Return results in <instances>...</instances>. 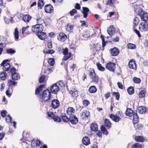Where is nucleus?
Listing matches in <instances>:
<instances>
[{
	"mask_svg": "<svg viewBox=\"0 0 148 148\" xmlns=\"http://www.w3.org/2000/svg\"><path fill=\"white\" fill-rule=\"evenodd\" d=\"M139 20L137 17H135L133 20V23L134 26L138 25L139 23Z\"/></svg>",
	"mask_w": 148,
	"mask_h": 148,
	"instance_id": "603ef678",
	"label": "nucleus"
},
{
	"mask_svg": "<svg viewBox=\"0 0 148 148\" xmlns=\"http://www.w3.org/2000/svg\"><path fill=\"white\" fill-rule=\"evenodd\" d=\"M90 112L86 110H84L82 113H80L81 117L84 119L86 120L88 119L89 116Z\"/></svg>",
	"mask_w": 148,
	"mask_h": 148,
	"instance_id": "2eb2a0df",
	"label": "nucleus"
},
{
	"mask_svg": "<svg viewBox=\"0 0 148 148\" xmlns=\"http://www.w3.org/2000/svg\"><path fill=\"white\" fill-rule=\"evenodd\" d=\"M97 91V89L95 86H90L89 89V91L90 93H95Z\"/></svg>",
	"mask_w": 148,
	"mask_h": 148,
	"instance_id": "cd10ccee",
	"label": "nucleus"
},
{
	"mask_svg": "<svg viewBox=\"0 0 148 148\" xmlns=\"http://www.w3.org/2000/svg\"><path fill=\"white\" fill-rule=\"evenodd\" d=\"M134 127L136 130H141L142 128V125L141 124H134Z\"/></svg>",
	"mask_w": 148,
	"mask_h": 148,
	"instance_id": "864d4df0",
	"label": "nucleus"
},
{
	"mask_svg": "<svg viewBox=\"0 0 148 148\" xmlns=\"http://www.w3.org/2000/svg\"><path fill=\"white\" fill-rule=\"evenodd\" d=\"M111 52V55L113 56H117L119 53V49L116 47H114L113 48L111 49H110Z\"/></svg>",
	"mask_w": 148,
	"mask_h": 148,
	"instance_id": "ddd939ff",
	"label": "nucleus"
},
{
	"mask_svg": "<svg viewBox=\"0 0 148 148\" xmlns=\"http://www.w3.org/2000/svg\"><path fill=\"white\" fill-rule=\"evenodd\" d=\"M145 96V91L143 90H141L139 93L138 96L140 98L144 97Z\"/></svg>",
	"mask_w": 148,
	"mask_h": 148,
	"instance_id": "a19ab883",
	"label": "nucleus"
},
{
	"mask_svg": "<svg viewBox=\"0 0 148 148\" xmlns=\"http://www.w3.org/2000/svg\"><path fill=\"white\" fill-rule=\"evenodd\" d=\"M148 28V24L147 22H143L140 23L139 25L140 30L142 32L147 31Z\"/></svg>",
	"mask_w": 148,
	"mask_h": 148,
	"instance_id": "0eeeda50",
	"label": "nucleus"
},
{
	"mask_svg": "<svg viewBox=\"0 0 148 148\" xmlns=\"http://www.w3.org/2000/svg\"><path fill=\"white\" fill-rule=\"evenodd\" d=\"M133 80L134 83L136 84H139L140 83L141 81V80L140 78L136 77H134Z\"/></svg>",
	"mask_w": 148,
	"mask_h": 148,
	"instance_id": "c03bdc74",
	"label": "nucleus"
},
{
	"mask_svg": "<svg viewBox=\"0 0 148 148\" xmlns=\"http://www.w3.org/2000/svg\"><path fill=\"white\" fill-rule=\"evenodd\" d=\"M137 112L140 114L144 113L146 112V108L143 106L139 107L138 108Z\"/></svg>",
	"mask_w": 148,
	"mask_h": 148,
	"instance_id": "4be33fe9",
	"label": "nucleus"
},
{
	"mask_svg": "<svg viewBox=\"0 0 148 148\" xmlns=\"http://www.w3.org/2000/svg\"><path fill=\"white\" fill-rule=\"evenodd\" d=\"M16 69L14 68H12L10 69V72L12 74V79L14 80H18L20 79L19 74L16 72Z\"/></svg>",
	"mask_w": 148,
	"mask_h": 148,
	"instance_id": "7ed1b4c3",
	"label": "nucleus"
},
{
	"mask_svg": "<svg viewBox=\"0 0 148 148\" xmlns=\"http://www.w3.org/2000/svg\"><path fill=\"white\" fill-rule=\"evenodd\" d=\"M36 140L35 139H33L32 141V144L35 143L36 146V147H39L41 144V142L38 139Z\"/></svg>",
	"mask_w": 148,
	"mask_h": 148,
	"instance_id": "58836bf2",
	"label": "nucleus"
},
{
	"mask_svg": "<svg viewBox=\"0 0 148 148\" xmlns=\"http://www.w3.org/2000/svg\"><path fill=\"white\" fill-rule=\"evenodd\" d=\"M36 34L39 38L42 40L45 39L47 37V35L44 32H40L37 33Z\"/></svg>",
	"mask_w": 148,
	"mask_h": 148,
	"instance_id": "f3484780",
	"label": "nucleus"
},
{
	"mask_svg": "<svg viewBox=\"0 0 148 148\" xmlns=\"http://www.w3.org/2000/svg\"><path fill=\"white\" fill-rule=\"evenodd\" d=\"M90 129L92 131L96 132L98 130V126L95 123H92L90 125Z\"/></svg>",
	"mask_w": 148,
	"mask_h": 148,
	"instance_id": "a878e982",
	"label": "nucleus"
},
{
	"mask_svg": "<svg viewBox=\"0 0 148 148\" xmlns=\"http://www.w3.org/2000/svg\"><path fill=\"white\" fill-rule=\"evenodd\" d=\"M113 95L116 97V99L119 100V98L120 95L119 92H114L113 93Z\"/></svg>",
	"mask_w": 148,
	"mask_h": 148,
	"instance_id": "13d9d810",
	"label": "nucleus"
},
{
	"mask_svg": "<svg viewBox=\"0 0 148 148\" xmlns=\"http://www.w3.org/2000/svg\"><path fill=\"white\" fill-rule=\"evenodd\" d=\"M8 59L4 60L1 64V66H3V69L4 71H8L9 70L10 67V65L8 63H7L9 61Z\"/></svg>",
	"mask_w": 148,
	"mask_h": 148,
	"instance_id": "20e7f679",
	"label": "nucleus"
},
{
	"mask_svg": "<svg viewBox=\"0 0 148 148\" xmlns=\"http://www.w3.org/2000/svg\"><path fill=\"white\" fill-rule=\"evenodd\" d=\"M45 75H42L41 76L40 78L39 82L40 83H42L44 82L45 79Z\"/></svg>",
	"mask_w": 148,
	"mask_h": 148,
	"instance_id": "69168bd1",
	"label": "nucleus"
},
{
	"mask_svg": "<svg viewBox=\"0 0 148 148\" xmlns=\"http://www.w3.org/2000/svg\"><path fill=\"white\" fill-rule=\"evenodd\" d=\"M55 51L53 49H49L46 51L45 53L46 54H52L55 52Z\"/></svg>",
	"mask_w": 148,
	"mask_h": 148,
	"instance_id": "0e129e2a",
	"label": "nucleus"
},
{
	"mask_svg": "<svg viewBox=\"0 0 148 148\" xmlns=\"http://www.w3.org/2000/svg\"><path fill=\"white\" fill-rule=\"evenodd\" d=\"M62 53L64 55L68 53H69L68 52V49L67 48H65L64 49H63Z\"/></svg>",
	"mask_w": 148,
	"mask_h": 148,
	"instance_id": "774afa93",
	"label": "nucleus"
},
{
	"mask_svg": "<svg viewBox=\"0 0 148 148\" xmlns=\"http://www.w3.org/2000/svg\"><path fill=\"white\" fill-rule=\"evenodd\" d=\"M107 32L110 36L112 35L115 32V29L113 25H111L107 30Z\"/></svg>",
	"mask_w": 148,
	"mask_h": 148,
	"instance_id": "6ab92c4d",
	"label": "nucleus"
},
{
	"mask_svg": "<svg viewBox=\"0 0 148 148\" xmlns=\"http://www.w3.org/2000/svg\"><path fill=\"white\" fill-rule=\"evenodd\" d=\"M44 86V85H41L36 89L35 91L36 95H38L39 93L42 90Z\"/></svg>",
	"mask_w": 148,
	"mask_h": 148,
	"instance_id": "473e14b6",
	"label": "nucleus"
},
{
	"mask_svg": "<svg viewBox=\"0 0 148 148\" xmlns=\"http://www.w3.org/2000/svg\"><path fill=\"white\" fill-rule=\"evenodd\" d=\"M47 114L48 116L51 119L53 118L55 115L53 113L51 112H47Z\"/></svg>",
	"mask_w": 148,
	"mask_h": 148,
	"instance_id": "4d7b16f0",
	"label": "nucleus"
},
{
	"mask_svg": "<svg viewBox=\"0 0 148 148\" xmlns=\"http://www.w3.org/2000/svg\"><path fill=\"white\" fill-rule=\"evenodd\" d=\"M97 69L99 71H103L105 70V68L102 66L101 65L99 62H97L96 64Z\"/></svg>",
	"mask_w": 148,
	"mask_h": 148,
	"instance_id": "2f4dec72",
	"label": "nucleus"
},
{
	"mask_svg": "<svg viewBox=\"0 0 148 148\" xmlns=\"http://www.w3.org/2000/svg\"><path fill=\"white\" fill-rule=\"evenodd\" d=\"M111 123L109 120L106 119L104 121V125L107 127L108 128H110L111 127Z\"/></svg>",
	"mask_w": 148,
	"mask_h": 148,
	"instance_id": "c9c22d12",
	"label": "nucleus"
},
{
	"mask_svg": "<svg viewBox=\"0 0 148 148\" xmlns=\"http://www.w3.org/2000/svg\"><path fill=\"white\" fill-rule=\"evenodd\" d=\"M110 118L114 121L115 122H118L120 120V118L116 115H114L112 114H111L110 116Z\"/></svg>",
	"mask_w": 148,
	"mask_h": 148,
	"instance_id": "aec40b11",
	"label": "nucleus"
},
{
	"mask_svg": "<svg viewBox=\"0 0 148 148\" xmlns=\"http://www.w3.org/2000/svg\"><path fill=\"white\" fill-rule=\"evenodd\" d=\"M43 25H39L36 24L32 27V30L33 32L38 33L41 32L43 30Z\"/></svg>",
	"mask_w": 148,
	"mask_h": 148,
	"instance_id": "39448f33",
	"label": "nucleus"
},
{
	"mask_svg": "<svg viewBox=\"0 0 148 148\" xmlns=\"http://www.w3.org/2000/svg\"><path fill=\"white\" fill-rule=\"evenodd\" d=\"M82 9V13L83 14V17L84 18H86L88 16V13L89 11V9L86 7H83Z\"/></svg>",
	"mask_w": 148,
	"mask_h": 148,
	"instance_id": "dca6fc26",
	"label": "nucleus"
},
{
	"mask_svg": "<svg viewBox=\"0 0 148 148\" xmlns=\"http://www.w3.org/2000/svg\"><path fill=\"white\" fill-rule=\"evenodd\" d=\"M115 64L110 62L106 64V68L111 71L114 72L115 69Z\"/></svg>",
	"mask_w": 148,
	"mask_h": 148,
	"instance_id": "423d86ee",
	"label": "nucleus"
},
{
	"mask_svg": "<svg viewBox=\"0 0 148 148\" xmlns=\"http://www.w3.org/2000/svg\"><path fill=\"white\" fill-rule=\"evenodd\" d=\"M14 36L15 40H17L19 38L18 32L17 28L15 29Z\"/></svg>",
	"mask_w": 148,
	"mask_h": 148,
	"instance_id": "37998d69",
	"label": "nucleus"
},
{
	"mask_svg": "<svg viewBox=\"0 0 148 148\" xmlns=\"http://www.w3.org/2000/svg\"><path fill=\"white\" fill-rule=\"evenodd\" d=\"M136 13L140 17L141 20L144 22L148 21V13L140 8L135 9Z\"/></svg>",
	"mask_w": 148,
	"mask_h": 148,
	"instance_id": "f257e3e1",
	"label": "nucleus"
},
{
	"mask_svg": "<svg viewBox=\"0 0 148 148\" xmlns=\"http://www.w3.org/2000/svg\"><path fill=\"white\" fill-rule=\"evenodd\" d=\"M43 0H39L38 3V6L41 8L44 6Z\"/></svg>",
	"mask_w": 148,
	"mask_h": 148,
	"instance_id": "de8ad7c7",
	"label": "nucleus"
},
{
	"mask_svg": "<svg viewBox=\"0 0 148 148\" xmlns=\"http://www.w3.org/2000/svg\"><path fill=\"white\" fill-rule=\"evenodd\" d=\"M51 22V21L50 18H47L45 19V21L44 23H45L46 25L47 26V25H50Z\"/></svg>",
	"mask_w": 148,
	"mask_h": 148,
	"instance_id": "6e6d98bb",
	"label": "nucleus"
},
{
	"mask_svg": "<svg viewBox=\"0 0 148 148\" xmlns=\"http://www.w3.org/2000/svg\"><path fill=\"white\" fill-rule=\"evenodd\" d=\"M114 0H106V5H112L113 4Z\"/></svg>",
	"mask_w": 148,
	"mask_h": 148,
	"instance_id": "bf43d9fd",
	"label": "nucleus"
},
{
	"mask_svg": "<svg viewBox=\"0 0 148 148\" xmlns=\"http://www.w3.org/2000/svg\"><path fill=\"white\" fill-rule=\"evenodd\" d=\"M125 113L126 115L129 116H132L134 114L133 110L130 108L127 109Z\"/></svg>",
	"mask_w": 148,
	"mask_h": 148,
	"instance_id": "bb28decb",
	"label": "nucleus"
},
{
	"mask_svg": "<svg viewBox=\"0 0 148 148\" xmlns=\"http://www.w3.org/2000/svg\"><path fill=\"white\" fill-rule=\"evenodd\" d=\"M133 123L134 124H136L139 121L137 113L134 112L133 114Z\"/></svg>",
	"mask_w": 148,
	"mask_h": 148,
	"instance_id": "393cba45",
	"label": "nucleus"
},
{
	"mask_svg": "<svg viewBox=\"0 0 148 148\" xmlns=\"http://www.w3.org/2000/svg\"><path fill=\"white\" fill-rule=\"evenodd\" d=\"M6 52L8 54L12 55L16 52V51L12 48H9L7 49Z\"/></svg>",
	"mask_w": 148,
	"mask_h": 148,
	"instance_id": "f704fd0d",
	"label": "nucleus"
},
{
	"mask_svg": "<svg viewBox=\"0 0 148 148\" xmlns=\"http://www.w3.org/2000/svg\"><path fill=\"white\" fill-rule=\"evenodd\" d=\"M53 119L56 122H60L61 121V118L55 115Z\"/></svg>",
	"mask_w": 148,
	"mask_h": 148,
	"instance_id": "79ce46f5",
	"label": "nucleus"
},
{
	"mask_svg": "<svg viewBox=\"0 0 148 148\" xmlns=\"http://www.w3.org/2000/svg\"><path fill=\"white\" fill-rule=\"evenodd\" d=\"M51 92L48 90H44L42 95V99L44 101H47L49 100L51 97Z\"/></svg>",
	"mask_w": 148,
	"mask_h": 148,
	"instance_id": "f03ea898",
	"label": "nucleus"
},
{
	"mask_svg": "<svg viewBox=\"0 0 148 148\" xmlns=\"http://www.w3.org/2000/svg\"><path fill=\"white\" fill-rule=\"evenodd\" d=\"M101 38L102 40V47H104L106 45V44L105 41L104 40V37L103 35H101Z\"/></svg>",
	"mask_w": 148,
	"mask_h": 148,
	"instance_id": "e2e57ef3",
	"label": "nucleus"
},
{
	"mask_svg": "<svg viewBox=\"0 0 148 148\" xmlns=\"http://www.w3.org/2000/svg\"><path fill=\"white\" fill-rule=\"evenodd\" d=\"M47 42V47L50 49L52 48V46L51 40H48Z\"/></svg>",
	"mask_w": 148,
	"mask_h": 148,
	"instance_id": "680f3d73",
	"label": "nucleus"
},
{
	"mask_svg": "<svg viewBox=\"0 0 148 148\" xmlns=\"http://www.w3.org/2000/svg\"><path fill=\"white\" fill-rule=\"evenodd\" d=\"M77 12V11L75 9H73L70 11V13L71 16H73Z\"/></svg>",
	"mask_w": 148,
	"mask_h": 148,
	"instance_id": "338daca9",
	"label": "nucleus"
},
{
	"mask_svg": "<svg viewBox=\"0 0 148 148\" xmlns=\"http://www.w3.org/2000/svg\"><path fill=\"white\" fill-rule=\"evenodd\" d=\"M48 62L50 66H53L55 63L54 60L52 58L49 59L48 61Z\"/></svg>",
	"mask_w": 148,
	"mask_h": 148,
	"instance_id": "a18cd8bd",
	"label": "nucleus"
},
{
	"mask_svg": "<svg viewBox=\"0 0 148 148\" xmlns=\"http://www.w3.org/2000/svg\"><path fill=\"white\" fill-rule=\"evenodd\" d=\"M69 121L72 124H76L78 121L77 117L74 115H72L70 116Z\"/></svg>",
	"mask_w": 148,
	"mask_h": 148,
	"instance_id": "9d476101",
	"label": "nucleus"
},
{
	"mask_svg": "<svg viewBox=\"0 0 148 148\" xmlns=\"http://www.w3.org/2000/svg\"><path fill=\"white\" fill-rule=\"evenodd\" d=\"M89 74L90 78L96 75L94 69L92 68L90 69L89 70Z\"/></svg>",
	"mask_w": 148,
	"mask_h": 148,
	"instance_id": "7c9ffc66",
	"label": "nucleus"
},
{
	"mask_svg": "<svg viewBox=\"0 0 148 148\" xmlns=\"http://www.w3.org/2000/svg\"><path fill=\"white\" fill-rule=\"evenodd\" d=\"M61 117L62 120L65 122H67L69 120V118L67 117L66 114L65 113L61 114Z\"/></svg>",
	"mask_w": 148,
	"mask_h": 148,
	"instance_id": "c756f323",
	"label": "nucleus"
},
{
	"mask_svg": "<svg viewBox=\"0 0 148 148\" xmlns=\"http://www.w3.org/2000/svg\"><path fill=\"white\" fill-rule=\"evenodd\" d=\"M92 79V82L95 84H97L99 81V77L97 75L94 76L93 77L91 78Z\"/></svg>",
	"mask_w": 148,
	"mask_h": 148,
	"instance_id": "c85d7f7f",
	"label": "nucleus"
},
{
	"mask_svg": "<svg viewBox=\"0 0 148 148\" xmlns=\"http://www.w3.org/2000/svg\"><path fill=\"white\" fill-rule=\"evenodd\" d=\"M75 112V109L71 107L68 108L66 111L67 114L70 115H72V114L74 113Z\"/></svg>",
	"mask_w": 148,
	"mask_h": 148,
	"instance_id": "5701e85b",
	"label": "nucleus"
},
{
	"mask_svg": "<svg viewBox=\"0 0 148 148\" xmlns=\"http://www.w3.org/2000/svg\"><path fill=\"white\" fill-rule=\"evenodd\" d=\"M128 48L130 49H134L136 47L135 45L129 43L127 45Z\"/></svg>",
	"mask_w": 148,
	"mask_h": 148,
	"instance_id": "3c124183",
	"label": "nucleus"
},
{
	"mask_svg": "<svg viewBox=\"0 0 148 148\" xmlns=\"http://www.w3.org/2000/svg\"><path fill=\"white\" fill-rule=\"evenodd\" d=\"M59 87L56 84H53L50 87L51 92L53 94H56L59 91Z\"/></svg>",
	"mask_w": 148,
	"mask_h": 148,
	"instance_id": "1a4fd4ad",
	"label": "nucleus"
},
{
	"mask_svg": "<svg viewBox=\"0 0 148 148\" xmlns=\"http://www.w3.org/2000/svg\"><path fill=\"white\" fill-rule=\"evenodd\" d=\"M31 17L29 14H25L23 15V20L25 22H28L31 19Z\"/></svg>",
	"mask_w": 148,
	"mask_h": 148,
	"instance_id": "b1692460",
	"label": "nucleus"
},
{
	"mask_svg": "<svg viewBox=\"0 0 148 148\" xmlns=\"http://www.w3.org/2000/svg\"><path fill=\"white\" fill-rule=\"evenodd\" d=\"M84 38H86L90 36L89 34L87 31L84 32L82 35Z\"/></svg>",
	"mask_w": 148,
	"mask_h": 148,
	"instance_id": "49530a36",
	"label": "nucleus"
},
{
	"mask_svg": "<svg viewBox=\"0 0 148 148\" xmlns=\"http://www.w3.org/2000/svg\"><path fill=\"white\" fill-rule=\"evenodd\" d=\"M17 82L12 81L11 80H10L8 81V84L9 86L12 85L14 86H16L17 85Z\"/></svg>",
	"mask_w": 148,
	"mask_h": 148,
	"instance_id": "8fccbe9b",
	"label": "nucleus"
},
{
	"mask_svg": "<svg viewBox=\"0 0 148 148\" xmlns=\"http://www.w3.org/2000/svg\"><path fill=\"white\" fill-rule=\"evenodd\" d=\"M71 55V53L70 52H69L66 55H64L63 60L65 61L67 60L70 58Z\"/></svg>",
	"mask_w": 148,
	"mask_h": 148,
	"instance_id": "ea45409f",
	"label": "nucleus"
},
{
	"mask_svg": "<svg viewBox=\"0 0 148 148\" xmlns=\"http://www.w3.org/2000/svg\"><path fill=\"white\" fill-rule=\"evenodd\" d=\"M66 38V35L63 33H60L58 37V40L63 42H64Z\"/></svg>",
	"mask_w": 148,
	"mask_h": 148,
	"instance_id": "9b49d317",
	"label": "nucleus"
},
{
	"mask_svg": "<svg viewBox=\"0 0 148 148\" xmlns=\"http://www.w3.org/2000/svg\"><path fill=\"white\" fill-rule=\"evenodd\" d=\"M12 120V118L10 115H7L5 119L6 121L9 123H11Z\"/></svg>",
	"mask_w": 148,
	"mask_h": 148,
	"instance_id": "052dcab7",
	"label": "nucleus"
},
{
	"mask_svg": "<svg viewBox=\"0 0 148 148\" xmlns=\"http://www.w3.org/2000/svg\"><path fill=\"white\" fill-rule=\"evenodd\" d=\"M7 76V74L4 72H2L0 74V78L3 80H5Z\"/></svg>",
	"mask_w": 148,
	"mask_h": 148,
	"instance_id": "72a5a7b5",
	"label": "nucleus"
},
{
	"mask_svg": "<svg viewBox=\"0 0 148 148\" xmlns=\"http://www.w3.org/2000/svg\"><path fill=\"white\" fill-rule=\"evenodd\" d=\"M60 105V102L58 99H54L51 101L50 106L53 109H56L58 108Z\"/></svg>",
	"mask_w": 148,
	"mask_h": 148,
	"instance_id": "6e6552de",
	"label": "nucleus"
},
{
	"mask_svg": "<svg viewBox=\"0 0 148 148\" xmlns=\"http://www.w3.org/2000/svg\"><path fill=\"white\" fill-rule=\"evenodd\" d=\"M142 146L138 143H136L132 146V148H141Z\"/></svg>",
	"mask_w": 148,
	"mask_h": 148,
	"instance_id": "5fc2aeb1",
	"label": "nucleus"
},
{
	"mask_svg": "<svg viewBox=\"0 0 148 148\" xmlns=\"http://www.w3.org/2000/svg\"><path fill=\"white\" fill-rule=\"evenodd\" d=\"M127 92L130 95H132L134 92V88L133 87L130 86L127 89Z\"/></svg>",
	"mask_w": 148,
	"mask_h": 148,
	"instance_id": "e433bc0d",
	"label": "nucleus"
},
{
	"mask_svg": "<svg viewBox=\"0 0 148 148\" xmlns=\"http://www.w3.org/2000/svg\"><path fill=\"white\" fill-rule=\"evenodd\" d=\"M129 67L131 69L136 70L137 68L136 64L134 60H130L128 63Z\"/></svg>",
	"mask_w": 148,
	"mask_h": 148,
	"instance_id": "4468645a",
	"label": "nucleus"
},
{
	"mask_svg": "<svg viewBox=\"0 0 148 148\" xmlns=\"http://www.w3.org/2000/svg\"><path fill=\"white\" fill-rule=\"evenodd\" d=\"M73 28L74 26L70 23L67 24L65 26V28L66 31L69 32H72L73 31Z\"/></svg>",
	"mask_w": 148,
	"mask_h": 148,
	"instance_id": "412c9836",
	"label": "nucleus"
},
{
	"mask_svg": "<svg viewBox=\"0 0 148 148\" xmlns=\"http://www.w3.org/2000/svg\"><path fill=\"white\" fill-rule=\"evenodd\" d=\"M45 10L47 13H51L53 11V8L50 4L46 5L45 7Z\"/></svg>",
	"mask_w": 148,
	"mask_h": 148,
	"instance_id": "f8f14e48",
	"label": "nucleus"
},
{
	"mask_svg": "<svg viewBox=\"0 0 148 148\" xmlns=\"http://www.w3.org/2000/svg\"><path fill=\"white\" fill-rule=\"evenodd\" d=\"M70 93L74 97H76L78 95V92L77 90L74 88L71 89Z\"/></svg>",
	"mask_w": 148,
	"mask_h": 148,
	"instance_id": "a211bd4d",
	"label": "nucleus"
},
{
	"mask_svg": "<svg viewBox=\"0 0 148 148\" xmlns=\"http://www.w3.org/2000/svg\"><path fill=\"white\" fill-rule=\"evenodd\" d=\"M82 142L85 145H88L90 143V139H82Z\"/></svg>",
	"mask_w": 148,
	"mask_h": 148,
	"instance_id": "09e8293b",
	"label": "nucleus"
},
{
	"mask_svg": "<svg viewBox=\"0 0 148 148\" xmlns=\"http://www.w3.org/2000/svg\"><path fill=\"white\" fill-rule=\"evenodd\" d=\"M36 22L37 25H42V24L44 23L45 22V21L41 18H38L36 20Z\"/></svg>",
	"mask_w": 148,
	"mask_h": 148,
	"instance_id": "4c0bfd02",
	"label": "nucleus"
}]
</instances>
